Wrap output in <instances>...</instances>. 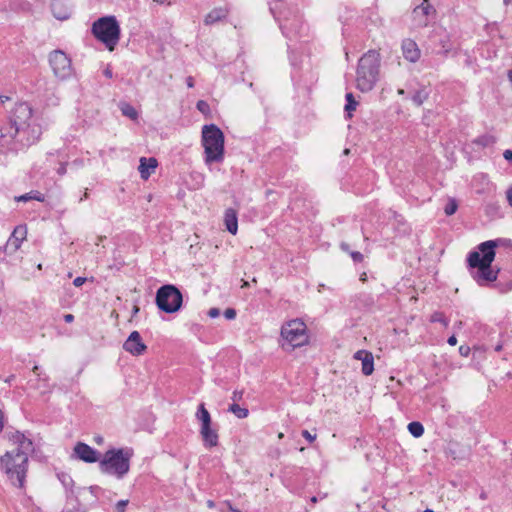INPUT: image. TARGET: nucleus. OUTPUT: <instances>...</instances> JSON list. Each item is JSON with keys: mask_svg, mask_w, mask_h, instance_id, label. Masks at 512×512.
<instances>
[{"mask_svg": "<svg viewBox=\"0 0 512 512\" xmlns=\"http://www.w3.org/2000/svg\"><path fill=\"white\" fill-rule=\"evenodd\" d=\"M11 447L0 457V469L18 488L25 487L29 456L34 452L33 442L20 432L10 437Z\"/></svg>", "mask_w": 512, "mask_h": 512, "instance_id": "obj_1", "label": "nucleus"}, {"mask_svg": "<svg viewBox=\"0 0 512 512\" xmlns=\"http://www.w3.org/2000/svg\"><path fill=\"white\" fill-rule=\"evenodd\" d=\"M498 244L499 240L482 242L476 251H471L467 256L468 266L472 269L471 276L480 286H487L497 280L499 269H494L492 263Z\"/></svg>", "mask_w": 512, "mask_h": 512, "instance_id": "obj_2", "label": "nucleus"}, {"mask_svg": "<svg viewBox=\"0 0 512 512\" xmlns=\"http://www.w3.org/2000/svg\"><path fill=\"white\" fill-rule=\"evenodd\" d=\"M380 68V53L369 50L359 60L357 68V88L362 92H368L375 86Z\"/></svg>", "mask_w": 512, "mask_h": 512, "instance_id": "obj_3", "label": "nucleus"}, {"mask_svg": "<svg viewBox=\"0 0 512 512\" xmlns=\"http://www.w3.org/2000/svg\"><path fill=\"white\" fill-rule=\"evenodd\" d=\"M202 145L204 147L206 164L223 160L224 134L215 124L203 126Z\"/></svg>", "mask_w": 512, "mask_h": 512, "instance_id": "obj_4", "label": "nucleus"}, {"mask_svg": "<svg viewBox=\"0 0 512 512\" xmlns=\"http://www.w3.org/2000/svg\"><path fill=\"white\" fill-rule=\"evenodd\" d=\"M94 37L110 51H114L120 40L121 29L115 16H104L97 19L91 28Z\"/></svg>", "mask_w": 512, "mask_h": 512, "instance_id": "obj_5", "label": "nucleus"}, {"mask_svg": "<svg viewBox=\"0 0 512 512\" xmlns=\"http://www.w3.org/2000/svg\"><path fill=\"white\" fill-rule=\"evenodd\" d=\"M133 453L131 450L111 449L108 450L99 463L101 472L114 474L121 479L130 469V460Z\"/></svg>", "mask_w": 512, "mask_h": 512, "instance_id": "obj_6", "label": "nucleus"}, {"mask_svg": "<svg viewBox=\"0 0 512 512\" xmlns=\"http://www.w3.org/2000/svg\"><path fill=\"white\" fill-rule=\"evenodd\" d=\"M282 347L288 346L291 349L299 348L309 344V333L305 322L301 319H292L285 322L280 331Z\"/></svg>", "mask_w": 512, "mask_h": 512, "instance_id": "obj_7", "label": "nucleus"}, {"mask_svg": "<svg viewBox=\"0 0 512 512\" xmlns=\"http://www.w3.org/2000/svg\"><path fill=\"white\" fill-rule=\"evenodd\" d=\"M183 302L180 290L172 284L161 286L156 293V305L165 313L177 312Z\"/></svg>", "mask_w": 512, "mask_h": 512, "instance_id": "obj_8", "label": "nucleus"}, {"mask_svg": "<svg viewBox=\"0 0 512 512\" xmlns=\"http://www.w3.org/2000/svg\"><path fill=\"white\" fill-rule=\"evenodd\" d=\"M32 116V107L26 102H20L14 106L10 121L24 131L25 134L36 135L35 130L31 127Z\"/></svg>", "mask_w": 512, "mask_h": 512, "instance_id": "obj_9", "label": "nucleus"}, {"mask_svg": "<svg viewBox=\"0 0 512 512\" xmlns=\"http://www.w3.org/2000/svg\"><path fill=\"white\" fill-rule=\"evenodd\" d=\"M36 135H27L18 126L11 121L0 129V142L4 145H10L16 141L22 145H29L35 141Z\"/></svg>", "mask_w": 512, "mask_h": 512, "instance_id": "obj_10", "label": "nucleus"}, {"mask_svg": "<svg viewBox=\"0 0 512 512\" xmlns=\"http://www.w3.org/2000/svg\"><path fill=\"white\" fill-rule=\"evenodd\" d=\"M49 64L55 74L59 78H67L71 75V60L61 50H55L49 55Z\"/></svg>", "mask_w": 512, "mask_h": 512, "instance_id": "obj_11", "label": "nucleus"}, {"mask_svg": "<svg viewBox=\"0 0 512 512\" xmlns=\"http://www.w3.org/2000/svg\"><path fill=\"white\" fill-rule=\"evenodd\" d=\"M27 233L28 230L25 224L16 226L6 242L4 252L6 254L15 253L21 247L22 243L26 240Z\"/></svg>", "mask_w": 512, "mask_h": 512, "instance_id": "obj_12", "label": "nucleus"}, {"mask_svg": "<svg viewBox=\"0 0 512 512\" xmlns=\"http://www.w3.org/2000/svg\"><path fill=\"white\" fill-rule=\"evenodd\" d=\"M123 349L133 356H141L146 352L147 345L138 331H132L124 342Z\"/></svg>", "mask_w": 512, "mask_h": 512, "instance_id": "obj_13", "label": "nucleus"}, {"mask_svg": "<svg viewBox=\"0 0 512 512\" xmlns=\"http://www.w3.org/2000/svg\"><path fill=\"white\" fill-rule=\"evenodd\" d=\"M74 453L80 460L86 463H95L99 460L98 452L83 442H78L75 445Z\"/></svg>", "mask_w": 512, "mask_h": 512, "instance_id": "obj_14", "label": "nucleus"}, {"mask_svg": "<svg viewBox=\"0 0 512 512\" xmlns=\"http://www.w3.org/2000/svg\"><path fill=\"white\" fill-rule=\"evenodd\" d=\"M354 358L356 360H360L362 363V373L366 376H369L374 371V357L370 351L367 350H358L354 354Z\"/></svg>", "mask_w": 512, "mask_h": 512, "instance_id": "obj_15", "label": "nucleus"}, {"mask_svg": "<svg viewBox=\"0 0 512 512\" xmlns=\"http://www.w3.org/2000/svg\"><path fill=\"white\" fill-rule=\"evenodd\" d=\"M200 435L203 440V445L211 449L213 447L218 446L219 444V435L217 430L212 428V424L204 427H200Z\"/></svg>", "mask_w": 512, "mask_h": 512, "instance_id": "obj_16", "label": "nucleus"}, {"mask_svg": "<svg viewBox=\"0 0 512 512\" xmlns=\"http://www.w3.org/2000/svg\"><path fill=\"white\" fill-rule=\"evenodd\" d=\"M158 166V161L154 157L146 158L141 157L140 158V164L138 167L140 176L143 180H148V178L155 172V169Z\"/></svg>", "mask_w": 512, "mask_h": 512, "instance_id": "obj_17", "label": "nucleus"}, {"mask_svg": "<svg viewBox=\"0 0 512 512\" xmlns=\"http://www.w3.org/2000/svg\"><path fill=\"white\" fill-rule=\"evenodd\" d=\"M402 52L405 59L410 62H416L420 58L421 52L415 41L405 39L402 42Z\"/></svg>", "mask_w": 512, "mask_h": 512, "instance_id": "obj_18", "label": "nucleus"}, {"mask_svg": "<svg viewBox=\"0 0 512 512\" xmlns=\"http://www.w3.org/2000/svg\"><path fill=\"white\" fill-rule=\"evenodd\" d=\"M224 224L226 229L232 234L236 235L238 231V217L237 211L233 208H228L224 213Z\"/></svg>", "mask_w": 512, "mask_h": 512, "instance_id": "obj_19", "label": "nucleus"}, {"mask_svg": "<svg viewBox=\"0 0 512 512\" xmlns=\"http://www.w3.org/2000/svg\"><path fill=\"white\" fill-rule=\"evenodd\" d=\"M228 9L226 7H217L212 9L204 19L205 24L210 25L227 17Z\"/></svg>", "mask_w": 512, "mask_h": 512, "instance_id": "obj_20", "label": "nucleus"}, {"mask_svg": "<svg viewBox=\"0 0 512 512\" xmlns=\"http://www.w3.org/2000/svg\"><path fill=\"white\" fill-rule=\"evenodd\" d=\"M196 417L201 422V427L208 426V425L212 424V419H211L210 413L205 408V405L203 403H201L198 406Z\"/></svg>", "mask_w": 512, "mask_h": 512, "instance_id": "obj_21", "label": "nucleus"}, {"mask_svg": "<svg viewBox=\"0 0 512 512\" xmlns=\"http://www.w3.org/2000/svg\"><path fill=\"white\" fill-rule=\"evenodd\" d=\"M14 199L17 202H27V201H30V200H36V201H39V202H44L45 201V196H44V194H42L39 191H31L29 193H26V194H23V195H20V196H16Z\"/></svg>", "mask_w": 512, "mask_h": 512, "instance_id": "obj_22", "label": "nucleus"}, {"mask_svg": "<svg viewBox=\"0 0 512 512\" xmlns=\"http://www.w3.org/2000/svg\"><path fill=\"white\" fill-rule=\"evenodd\" d=\"M228 410L239 419L247 418L249 415V410L247 408L241 407L237 403H232Z\"/></svg>", "mask_w": 512, "mask_h": 512, "instance_id": "obj_23", "label": "nucleus"}, {"mask_svg": "<svg viewBox=\"0 0 512 512\" xmlns=\"http://www.w3.org/2000/svg\"><path fill=\"white\" fill-rule=\"evenodd\" d=\"M120 109L124 116H127L132 120H136L138 118V112L132 105L128 103H121Z\"/></svg>", "mask_w": 512, "mask_h": 512, "instance_id": "obj_24", "label": "nucleus"}, {"mask_svg": "<svg viewBox=\"0 0 512 512\" xmlns=\"http://www.w3.org/2000/svg\"><path fill=\"white\" fill-rule=\"evenodd\" d=\"M408 431L416 438L424 434V427L420 422L414 421L408 424Z\"/></svg>", "mask_w": 512, "mask_h": 512, "instance_id": "obj_25", "label": "nucleus"}, {"mask_svg": "<svg viewBox=\"0 0 512 512\" xmlns=\"http://www.w3.org/2000/svg\"><path fill=\"white\" fill-rule=\"evenodd\" d=\"M346 105H345V111L348 113L349 116H351V112L355 111L357 108V101L354 99V96L352 93H347L346 96Z\"/></svg>", "mask_w": 512, "mask_h": 512, "instance_id": "obj_26", "label": "nucleus"}, {"mask_svg": "<svg viewBox=\"0 0 512 512\" xmlns=\"http://www.w3.org/2000/svg\"><path fill=\"white\" fill-rule=\"evenodd\" d=\"M417 10H421V12L425 16H428V15L436 12L434 7L430 3V0H423L422 3L415 9V11H417Z\"/></svg>", "mask_w": 512, "mask_h": 512, "instance_id": "obj_27", "label": "nucleus"}, {"mask_svg": "<svg viewBox=\"0 0 512 512\" xmlns=\"http://www.w3.org/2000/svg\"><path fill=\"white\" fill-rule=\"evenodd\" d=\"M458 209V204L455 199H449L447 205L444 208V212L447 216L453 215Z\"/></svg>", "mask_w": 512, "mask_h": 512, "instance_id": "obj_28", "label": "nucleus"}, {"mask_svg": "<svg viewBox=\"0 0 512 512\" xmlns=\"http://www.w3.org/2000/svg\"><path fill=\"white\" fill-rule=\"evenodd\" d=\"M128 500H120L116 503L115 509L116 512H125L126 506L128 505Z\"/></svg>", "mask_w": 512, "mask_h": 512, "instance_id": "obj_29", "label": "nucleus"}, {"mask_svg": "<svg viewBox=\"0 0 512 512\" xmlns=\"http://www.w3.org/2000/svg\"><path fill=\"white\" fill-rule=\"evenodd\" d=\"M431 322H444V324L447 325V323L443 319L442 313H440V312H435L431 316Z\"/></svg>", "mask_w": 512, "mask_h": 512, "instance_id": "obj_30", "label": "nucleus"}, {"mask_svg": "<svg viewBox=\"0 0 512 512\" xmlns=\"http://www.w3.org/2000/svg\"><path fill=\"white\" fill-rule=\"evenodd\" d=\"M302 436L308 440L310 443L314 442L315 439H316V434H311L308 430H303L302 431Z\"/></svg>", "mask_w": 512, "mask_h": 512, "instance_id": "obj_31", "label": "nucleus"}, {"mask_svg": "<svg viewBox=\"0 0 512 512\" xmlns=\"http://www.w3.org/2000/svg\"><path fill=\"white\" fill-rule=\"evenodd\" d=\"M243 394H244L243 390H235V391L233 392V394H232V400L234 401V403H235L236 401H240V400H242V398H243Z\"/></svg>", "mask_w": 512, "mask_h": 512, "instance_id": "obj_32", "label": "nucleus"}, {"mask_svg": "<svg viewBox=\"0 0 512 512\" xmlns=\"http://www.w3.org/2000/svg\"><path fill=\"white\" fill-rule=\"evenodd\" d=\"M197 108H198L199 111L205 113L206 111H208L209 106H208V104L205 101L200 100V101L197 102Z\"/></svg>", "mask_w": 512, "mask_h": 512, "instance_id": "obj_33", "label": "nucleus"}, {"mask_svg": "<svg viewBox=\"0 0 512 512\" xmlns=\"http://www.w3.org/2000/svg\"><path fill=\"white\" fill-rule=\"evenodd\" d=\"M350 255L355 262H362L364 260V256L360 252H351Z\"/></svg>", "mask_w": 512, "mask_h": 512, "instance_id": "obj_34", "label": "nucleus"}, {"mask_svg": "<svg viewBox=\"0 0 512 512\" xmlns=\"http://www.w3.org/2000/svg\"><path fill=\"white\" fill-rule=\"evenodd\" d=\"M224 316L227 319H234L235 316H236V311L234 309H232V308H228V309L225 310Z\"/></svg>", "mask_w": 512, "mask_h": 512, "instance_id": "obj_35", "label": "nucleus"}, {"mask_svg": "<svg viewBox=\"0 0 512 512\" xmlns=\"http://www.w3.org/2000/svg\"><path fill=\"white\" fill-rule=\"evenodd\" d=\"M86 281V278L84 277H76L73 281L74 286L80 287L82 286Z\"/></svg>", "mask_w": 512, "mask_h": 512, "instance_id": "obj_36", "label": "nucleus"}, {"mask_svg": "<svg viewBox=\"0 0 512 512\" xmlns=\"http://www.w3.org/2000/svg\"><path fill=\"white\" fill-rule=\"evenodd\" d=\"M506 196H507V201H508L509 205L512 207V186L508 188V190L506 192Z\"/></svg>", "mask_w": 512, "mask_h": 512, "instance_id": "obj_37", "label": "nucleus"}, {"mask_svg": "<svg viewBox=\"0 0 512 512\" xmlns=\"http://www.w3.org/2000/svg\"><path fill=\"white\" fill-rule=\"evenodd\" d=\"M208 315L211 318H215V317H217L219 315V310L217 308H212V309L209 310Z\"/></svg>", "mask_w": 512, "mask_h": 512, "instance_id": "obj_38", "label": "nucleus"}, {"mask_svg": "<svg viewBox=\"0 0 512 512\" xmlns=\"http://www.w3.org/2000/svg\"><path fill=\"white\" fill-rule=\"evenodd\" d=\"M448 344L451 345V346H455L457 344V338L452 335L448 338Z\"/></svg>", "mask_w": 512, "mask_h": 512, "instance_id": "obj_39", "label": "nucleus"}, {"mask_svg": "<svg viewBox=\"0 0 512 512\" xmlns=\"http://www.w3.org/2000/svg\"><path fill=\"white\" fill-rule=\"evenodd\" d=\"M503 156L506 160H512V151L511 150H505L503 153Z\"/></svg>", "mask_w": 512, "mask_h": 512, "instance_id": "obj_40", "label": "nucleus"}, {"mask_svg": "<svg viewBox=\"0 0 512 512\" xmlns=\"http://www.w3.org/2000/svg\"><path fill=\"white\" fill-rule=\"evenodd\" d=\"M64 320L67 323H71L74 320V316L72 314H66L64 315Z\"/></svg>", "mask_w": 512, "mask_h": 512, "instance_id": "obj_41", "label": "nucleus"}, {"mask_svg": "<svg viewBox=\"0 0 512 512\" xmlns=\"http://www.w3.org/2000/svg\"><path fill=\"white\" fill-rule=\"evenodd\" d=\"M4 427V416H3V412L0 410V431L3 429Z\"/></svg>", "mask_w": 512, "mask_h": 512, "instance_id": "obj_42", "label": "nucleus"}, {"mask_svg": "<svg viewBox=\"0 0 512 512\" xmlns=\"http://www.w3.org/2000/svg\"><path fill=\"white\" fill-rule=\"evenodd\" d=\"M359 280L363 283H365L367 281V273L366 272H363L361 275H360V278Z\"/></svg>", "mask_w": 512, "mask_h": 512, "instance_id": "obj_43", "label": "nucleus"}, {"mask_svg": "<svg viewBox=\"0 0 512 512\" xmlns=\"http://www.w3.org/2000/svg\"><path fill=\"white\" fill-rule=\"evenodd\" d=\"M187 84L189 87H193V79L191 77L187 79Z\"/></svg>", "mask_w": 512, "mask_h": 512, "instance_id": "obj_44", "label": "nucleus"}, {"mask_svg": "<svg viewBox=\"0 0 512 512\" xmlns=\"http://www.w3.org/2000/svg\"><path fill=\"white\" fill-rule=\"evenodd\" d=\"M65 512H82L79 508L68 509Z\"/></svg>", "mask_w": 512, "mask_h": 512, "instance_id": "obj_45", "label": "nucleus"}, {"mask_svg": "<svg viewBox=\"0 0 512 512\" xmlns=\"http://www.w3.org/2000/svg\"><path fill=\"white\" fill-rule=\"evenodd\" d=\"M105 75L110 78L112 76V73L109 69H107L105 70Z\"/></svg>", "mask_w": 512, "mask_h": 512, "instance_id": "obj_46", "label": "nucleus"}, {"mask_svg": "<svg viewBox=\"0 0 512 512\" xmlns=\"http://www.w3.org/2000/svg\"><path fill=\"white\" fill-rule=\"evenodd\" d=\"M229 509L232 512H240L238 509L233 508L232 505H229Z\"/></svg>", "mask_w": 512, "mask_h": 512, "instance_id": "obj_47", "label": "nucleus"}, {"mask_svg": "<svg viewBox=\"0 0 512 512\" xmlns=\"http://www.w3.org/2000/svg\"><path fill=\"white\" fill-rule=\"evenodd\" d=\"M283 437H284V434L282 432H279L278 433V439H283Z\"/></svg>", "mask_w": 512, "mask_h": 512, "instance_id": "obj_48", "label": "nucleus"}, {"mask_svg": "<svg viewBox=\"0 0 512 512\" xmlns=\"http://www.w3.org/2000/svg\"><path fill=\"white\" fill-rule=\"evenodd\" d=\"M414 102H416L418 105H421V103H422V101L421 100H417L416 97L414 98Z\"/></svg>", "mask_w": 512, "mask_h": 512, "instance_id": "obj_49", "label": "nucleus"}, {"mask_svg": "<svg viewBox=\"0 0 512 512\" xmlns=\"http://www.w3.org/2000/svg\"><path fill=\"white\" fill-rule=\"evenodd\" d=\"M508 76H509V80H510V81H511V83H512V70H511V71H509Z\"/></svg>", "mask_w": 512, "mask_h": 512, "instance_id": "obj_50", "label": "nucleus"}, {"mask_svg": "<svg viewBox=\"0 0 512 512\" xmlns=\"http://www.w3.org/2000/svg\"><path fill=\"white\" fill-rule=\"evenodd\" d=\"M512 0H503L505 5H509Z\"/></svg>", "mask_w": 512, "mask_h": 512, "instance_id": "obj_51", "label": "nucleus"}, {"mask_svg": "<svg viewBox=\"0 0 512 512\" xmlns=\"http://www.w3.org/2000/svg\"><path fill=\"white\" fill-rule=\"evenodd\" d=\"M97 443H101L102 442V438L101 437H98L95 439Z\"/></svg>", "mask_w": 512, "mask_h": 512, "instance_id": "obj_52", "label": "nucleus"}, {"mask_svg": "<svg viewBox=\"0 0 512 512\" xmlns=\"http://www.w3.org/2000/svg\"><path fill=\"white\" fill-rule=\"evenodd\" d=\"M460 352L463 354V352H465V349L463 346H460Z\"/></svg>", "mask_w": 512, "mask_h": 512, "instance_id": "obj_53", "label": "nucleus"}, {"mask_svg": "<svg viewBox=\"0 0 512 512\" xmlns=\"http://www.w3.org/2000/svg\"><path fill=\"white\" fill-rule=\"evenodd\" d=\"M460 352L463 354V352H465V349L463 346H460Z\"/></svg>", "mask_w": 512, "mask_h": 512, "instance_id": "obj_54", "label": "nucleus"}, {"mask_svg": "<svg viewBox=\"0 0 512 512\" xmlns=\"http://www.w3.org/2000/svg\"><path fill=\"white\" fill-rule=\"evenodd\" d=\"M248 285H249V284H248V282H246V281H245V282L243 283L242 287H247Z\"/></svg>", "mask_w": 512, "mask_h": 512, "instance_id": "obj_55", "label": "nucleus"}, {"mask_svg": "<svg viewBox=\"0 0 512 512\" xmlns=\"http://www.w3.org/2000/svg\"><path fill=\"white\" fill-rule=\"evenodd\" d=\"M33 371H34V372H38V367H37V366H34Z\"/></svg>", "mask_w": 512, "mask_h": 512, "instance_id": "obj_56", "label": "nucleus"}, {"mask_svg": "<svg viewBox=\"0 0 512 512\" xmlns=\"http://www.w3.org/2000/svg\"><path fill=\"white\" fill-rule=\"evenodd\" d=\"M33 371H34V372H38V367H37V366H34Z\"/></svg>", "mask_w": 512, "mask_h": 512, "instance_id": "obj_57", "label": "nucleus"}, {"mask_svg": "<svg viewBox=\"0 0 512 512\" xmlns=\"http://www.w3.org/2000/svg\"><path fill=\"white\" fill-rule=\"evenodd\" d=\"M349 152H350V151H349V149H345V150H344V153H345V154H349Z\"/></svg>", "mask_w": 512, "mask_h": 512, "instance_id": "obj_58", "label": "nucleus"}, {"mask_svg": "<svg viewBox=\"0 0 512 512\" xmlns=\"http://www.w3.org/2000/svg\"><path fill=\"white\" fill-rule=\"evenodd\" d=\"M84 198H88V192L87 191L84 193Z\"/></svg>", "mask_w": 512, "mask_h": 512, "instance_id": "obj_59", "label": "nucleus"}, {"mask_svg": "<svg viewBox=\"0 0 512 512\" xmlns=\"http://www.w3.org/2000/svg\"><path fill=\"white\" fill-rule=\"evenodd\" d=\"M37 268H38L39 270H41V269H42V264H38Z\"/></svg>", "mask_w": 512, "mask_h": 512, "instance_id": "obj_60", "label": "nucleus"}, {"mask_svg": "<svg viewBox=\"0 0 512 512\" xmlns=\"http://www.w3.org/2000/svg\"><path fill=\"white\" fill-rule=\"evenodd\" d=\"M424 512H434V511L427 509V510H426V511H424Z\"/></svg>", "mask_w": 512, "mask_h": 512, "instance_id": "obj_61", "label": "nucleus"}]
</instances>
